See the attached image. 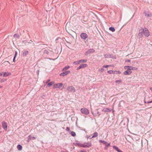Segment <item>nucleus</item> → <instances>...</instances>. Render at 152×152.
Listing matches in <instances>:
<instances>
[{
    "instance_id": "5701e85b",
    "label": "nucleus",
    "mask_w": 152,
    "mask_h": 152,
    "mask_svg": "<svg viewBox=\"0 0 152 152\" xmlns=\"http://www.w3.org/2000/svg\"><path fill=\"white\" fill-rule=\"evenodd\" d=\"M70 68V66H65L62 70V71H64L65 70L67 69Z\"/></svg>"
},
{
    "instance_id": "39448f33",
    "label": "nucleus",
    "mask_w": 152,
    "mask_h": 152,
    "mask_svg": "<svg viewBox=\"0 0 152 152\" xmlns=\"http://www.w3.org/2000/svg\"><path fill=\"white\" fill-rule=\"evenodd\" d=\"M143 33L147 37H148L150 35L149 32L148 30L146 28L143 29Z\"/></svg>"
},
{
    "instance_id": "423d86ee",
    "label": "nucleus",
    "mask_w": 152,
    "mask_h": 152,
    "mask_svg": "<svg viewBox=\"0 0 152 152\" xmlns=\"http://www.w3.org/2000/svg\"><path fill=\"white\" fill-rule=\"evenodd\" d=\"M80 37L81 39L84 40H86L88 37L87 34L85 33H82L80 34Z\"/></svg>"
},
{
    "instance_id": "7ed1b4c3",
    "label": "nucleus",
    "mask_w": 152,
    "mask_h": 152,
    "mask_svg": "<svg viewBox=\"0 0 152 152\" xmlns=\"http://www.w3.org/2000/svg\"><path fill=\"white\" fill-rule=\"evenodd\" d=\"M67 91L69 92H75L76 91L75 88L72 86H68L66 88Z\"/></svg>"
},
{
    "instance_id": "4be33fe9",
    "label": "nucleus",
    "mask_w": 152,
    "mask_h": 152,
    "mask_svg": "<svg viewBox=\"0 0 152 152\" xmlns=\"http://www.w3.org/2000/svg\"><path fill=\"white\" fill-rule=\"evenodd\" d=\"M50 51V50L49 49H48V50L45 49L44 50V53L46 54H48L49 53V51Z\"/></svg>"
},
{
    "instance_id": "a18cd8bd",
    "label": "nucleus",
    "mask_w": 152,
    "mask_h": 152,
    "mask_svg": "<svg viewBox=\"0 0 152 152\" xmlns=\"http://www.w3.org/2000/svg\"><path fill=\"white\" fill-rule=\"evenodd\" d=\"M80 66H79L77 69V70H78L79 69H80Z\"/></svg>"
},
{
    "instance_id": "de8ad7c7",
    "label": "nucleus",
    "mask_w": 152,
    "mask_h": 152,
    "mask_svg": "<svg viewBox=\"0 0 152 152\" xmlns=\"http://www.w3.org/2000/svg\"><path fill=\"white\" fill-rule=\"evenodd\" d=\"M2 74L0 72V76H2Z\"/></svg>"
},
{
    "instance_id": "e433bc0d",
    "label": "nucleus",
    "mask_w": 152,
    "mask_h": 152,
    "mask_svg": "<svg viewBox=\"0 0 152 152\" xmlns=\"http://www.w3.org/2000/svg\"><path fill=\"white\" fill-rule=\"evenodd\" d=\"M110 66V65H104V66L103 67H104V68H107V67H108V66Z\"/></svg>"
},
{
    "instance_id": "ea45409f",
    "label": "nucleus",
    "mask_w": 152,
    "mask_h": 152,
    "mask_svg": "<svg viewBox=\"0 0 152 152\" xmlns=\"http://www.w3.org/2000/svg\"><path fill=\"white\" fill-rule=\"evenodd\" d=\"M31 136H29V137H28V140H31Z\"/></svg>"
},
{
    "instance_id": "2f4dec72",
    "label": "nucleus",
    "mask_w": 152,
    "mask_h": 152,
    "mask_svg": "<svg viewBox=\"0 0 152 152\" xmlns=\"http://www.w3.org/2000/svg\"><path fill=\"white\" fill-rule=\"evenodd\" d=\"M73 64H75L77 65L78 64H80L79 61H75L73 62Z\"/></svg>"
},
{
    "instance_id": "49530a36",
    "label": "nucleus",
    "mask_w": 152,
    "mask_h": 152,
    "mask_svg": "<svg viewBox=\"0 0 152 152\" xmlns=\"http://www.w3.org/2000/svg\"><path fill=\"white\" fill-rule=\"evenodd\" d=\"M15 57H14V58H13V61L14 62H15Z\"/></svg>"
},
{
    "instance_id": "c03bdc74",
    "label": "nucleus",
    "mask_w": 152,
    "mask_h": 152,
    "mask_svg": "<svg viewBox=\"0 0 152 152\" xmlns=\"http://www.w3.org/2000/svg\"><path fill=\"white\" fill-rule=\"evenodd\" d=\"M126 62H129L130 61V60H127L126 61Z\"/></svg>"
},
{
    "instance_id": "37998d69",
    "label": "nucleus",
    "mask_w": 152,
    "mask_h": 152,
    "mask_svg": "<svg viewBox=\"0 0 152 152\" xmlns=\"http://www.w3.org/2000/svg\"><path fill=\"white\" fill-rule=\"evenodd\" d=\"M32 139L34 140H35L36 139V137H32Z\"/></svg>"
},
{
    "instance_id": "a19ab883",
    "label": "nucleus",
    "mask_w": 152,
    "mask_h": 152,
    "mask_svg": "<svg viewBox=\"0 0 152 152\" xmlns=\"http://www.w3.org/2000/svg\"><path fill=\"white\" fill-rule=\"evenodd\" d=\"M42 45H45V48H46L47 46H48V45H46V44H42Z\"/></svg>"
},
{
    "instance_id": "603ef678",
    "label": "nucleus",
    "mask_w": 152,
    "mask_h": 152,
    "mask_svg": "<svg viewBox=\"0 0 152 152\" xmlns=\"http://www.w3.org/2000/svg\"><path fill=\"white\" fill-rule=\"evenodd\" d=\"M145 103H147V102H145Z\"/></svg>"
},
{
    "instance_id": "09e8293b",
    "label": "nucleus",
    "mask_w": 152,
    "mask_h": 152,
    "mask_svg": "<svg viewBox=\"0 0 152 152\" xmlns=\"http://www.w3.org/2000/svg\"><path fill=\"white\" fill-rule=\"evenodd\" d=\"M147 103H151V101H148V102H147Z\"/></svg>"
},
{
    "instance_id": "9b49d317",
    "label": "nucleus",
    "mask_w": 152,
    "mask_h": 152,
    "mask_svg": "<svg viewBox=\"0 0 152 152\" xmlns=\"http://www.w3.org/2000/svg\"><path fill=\"white\" fill-rule=\"evenodd\" d=\"M126 68H127L128 69V70H129L130 71H131L132 70H136L138 69L137 67H133L130 66H126L124 67L125 69H126Z\"/></svg>"
},
{
    "instance_id": "8fccbe9b",
    "label": "nucleus",
    "mask_w": 152,
    "mask_h": 152,
    "mask_svg": "<svg viewBox=\"0 0 152 152\" xmlns=\"http://www.w3.org/2000/svg\"><path fill=\"white\" fill-rule=\"evenodd\" d=\"M118 73L120 74L121 73V72L120 71H118Z\"/></svg>"
},
{
    "instance_id": "79ce46f5",
    "label": "nucleus",
    "mask_w": 152,
    "mask_h": 152,
    "mask_svg": "<svg viewBox=\"0 0 152 152\" xmlns=\"http://www.w3.org/2000/svg\"><path fill=\"white\" fill-rule=\"evenodd\" d=\"M50 81V80L49 79L48 80V81L46 82L45 83H47L48 82H49Z\"/></svg>"
},
{
    "instance_id": "c9c22d12",
    "label": "nucleus",
    "mask_w": 152,
    "mask_h": 152,
    "mask_svg": "<svg viewBox=\"0 0 152 152\" xmlns=\"http://www.w3.org/2000/svg\"><path fill=\"white\" fill-rule=\"evenodd\" d=\"M66 131L69 132L70 131V129L68 127H67L66 128Z\"/></svg>"
},
{
    "instance_id": "cd10ccee",
    "label": "nucleus",
    "mask_w": 152,
    "mask_h": 152,
    "mask_svg": "<svg viewBox=\"0 0 152 152\" xmlns=\"http://www.w3.org/2000/svg\"><path fill=\"white\" fill-rule=\"evenodd\" d=\"M99 141V142L103 143L105 145L106 144H107V142L105 141L102 140H100Z\"/></svg>"
},
{
    "instance_id": "3c124183",
    "label": "nucleus",
    "mask_w": 152,
    "mask_h": 152,
    "mask_svg": "<svg viewBox=\"0 0 152 152\" xmlns=\"http://www.w3.org/2000/svg\"><path fill=\"white\" fill-rule=\"evenodd\" d=\"M150 90L152 91V87H150Z\"/></svg>"
},
{
    "instance_id": "393cba45",
    "label": "nucleus",
    "mask_w": 152,
    "mask_h": 152,
    "mask_svg": "<svg viewBox=\"0 0 152 152\" xmlns=\"http://www.w3.org/2000/svg\"><path fill=\"white\" fill-rule=\"evenodd\" d=\"M28 52L27 50H26L23 52V56H26L28 53Z\"/></svg>"
},
{
    "instance_id": "6ab92c4d",
    "label": "nucleus",
    "mask_w": 152,
    "mask_h": 152,
    "mask_svg": "<svg viewBox=\"0 0 152 152\" xmlns=\"http://www.w3.org/2000/svg\"><path fill=\"white\" fill-rule=\"evenodd\" d=\"M54 83V81H52L50 83H48V87H50L52 86V85H53Z\"/></svg>"
},
{
    "instance_id": "0eeeda50",
    "label": "nucleus",
    "mask_w": 152,
    "mask_h": 152,
    "mask_svg": "<svg viewBox=\"0 0 152 152\" xmlns=\"http://www.w3.org/2000/svg\"><path fill=\"white\" fill-rule=\"evenodd\" d=\"M94 52L95 50L94 49H89L85 52V55L86 56H87L89 54L91 53H94Z\"/></svg>"
},
{
    "instance_id": "c85d7f7f",
    "label": "nucleus",
    "mask_w": 152,
    "mask_h": 152,
    "mask_svg": "<svg viewBox=\"0 0 152 152\" xmlns=\"http://www.w3.org/2000/svg\"><path fill=\"white\" fill-rule=\"evenodd\" d=\"M70 134L73 137H75L76 135V133L73 131L71 132Z\"/></svg>"
},
{
    "instance_id": "20e7f679",
    "label": "nucleus",
    "mask_w": 152,
    "mask_h": 152,
    "mask_svg": "<svg viewBox=\"0 0 152 152\" xmlns=\"http://www.w3.org/2000/svg\"><path fill=\"white\" fill-rule=\"evenodd\" d=\"M10 63L8 61H6L1 64L2 67H9L10 66Z\"/></svg>"
},
{
    "instance_id": "f3484780",
    "label": "nucleus",
    "mask_w": 152,
    "mask_h": 152,
    "mask_svg": "<svg viewBox=\"0 0 152 152\" xmlns=\"http://www.w3.org/2000/svg\"><path fill=\"white\" fill-rule=\"evenodd\" d=\"M113 148L114 149L117 151L118 152H123L120 150L116 146H113Z\"/></svg>"
},
{
    "instance_id": "6e6552de",
    "label": "nucleus",
    "mask_w": 152,
    "mask_h": 152,
    "mask_svg": "<svg viewBox=\"0 0 152 152\" xmlns=\"http://www.w3.org/2000/svg\"><path fill=\"white\" fill-rule=\"evenodd\" d=\"M143 28H141L140 29L139 33L138 34V36L140 38L142 37L143 34Z\"/></svg>"
},
{
    "instance_id": "5fc2aeb1",
    "label": "nucleus",
    "mask_w": 152,
    "mask_h": 152,
    "mask_svg": "<svg viewBox=\"0 0 152 152\" xmlns=\"http://www.w3.org/2000/svg\"><path fill=\"white\" fill-rule=\"evenodd\" d=\"M61 152H67L61 151Z\"/></svg>"
},
{
    "instance_id": "a878e982",
    "label": "nucleus",
    "mask_w": 152,
    "mask_h": 152,
    "mask_svg": "<svg viewBox=\"0 0 152 152\" xmlns=\"http://www.w3.org/2000/svg\"><path fill=\"white\" fill-rule=\"evenodd\" d=\"M80 64V63H86L87 61L86 60H79Z\"/></svg>"
},
{
    "instance_id": "9d476101",
    "label": "nucleus",
    "mask_w": 152,
    "mask_h": 152,
    "mask_svg": "<svg viewBox=\"0 0 152 152\" xmlns=\"http://www.w3.org/2000/svg\"><path fill=\"white\" fill-rule=\"evenodd\" d=\"M2 127L6 131L7 129V124L6 122L3 121L2 122Z\"/></svg>"
},
{
    "instance_id": "c756f323",
    "label": "nucleus",
    "mask_w": 152,
    "mask_h": 152,
    "mask_svg": "<svg viewBox=\"0 0 152 152\" xmlns=\"http://www.w3.org/2000/svg\"><path fill=\"white\" fill-rule=\"evenodd\" d=\"M14 37L15 38H19L20 36L19 34H15L14 35Z\"/></svg>"
},
{
    "instance_id": "f03ea898",
    "label": "nucleus",
    "mask_w": 152,
    "mask_h": 152,
    "mask_svg": "<svg viewBox=\"0 0 152 152\" xmlns=\"http://www.w3.org/2000/svg\"><path fill=\"white\" fill-rule=\"evenodd\" d=\"M80 111L82 114L86 115H88L89 113V110L85 108H81L80 110Z\"/></svg>"
},
{
    "instance_id": "72a5a7b5",
    "label": "nucleus",
    "mask_w": 152,
    "mask_h": 152,
    "mask_svg": "<svg viewBox=\"0 0 152 152\" xmlns=\"http://www.w3.org/2000/svg\"><path fill=\"white\" fill-rule=\"evenodd\" d=\"M107 72L109 74H111L113 72V71L112 70H109L107 71Z\"/></svg>"
},
{
    "instance_id": "b1692460",
    "label": "nucleus",
    "mask_w": 152,
    "mask_h": 152,
    "mask_svg": "<svg viewBox=\"0 0 152 152\" xmlns=\"http://www.w3.org/2000/svg\"><path fill=\"white\" fill-rule=\"evenodd\" d=\"M98 134L97 132H95L93 134V135L92 136V138L96 137H97L98 136Z\"/></svg>"
},
{
    "instance_id": "412c9836",
    "label": "nucleus",
    "mask_w": 152,
    "mask_h": 152,
    "mask_svg": "<svg viewBox=\"0 0 152 152\" xmlns=\"http://www.w3.org/2000/svg\"><path fill=\"white\" fill-rule=\"evenodd\" d=\"M17 149L19 151H21L22 149V146L20 145H18L17 146Z\"/></svg>"
},
{
    "instance_id": "2eb2a0df",
    "label": "nucleus",
    "mask_w": 152,
    "mask_h": 152,
    "mask_svg": "<svg viewBox=\"0 0 152 152\" xmlns=\"http://www.w3.org/2000/svg\"><path fill=\"white\" fill-rule=\"evenodd\" d=\"M2 73H4L3 74V76L5 77L11 75V73L9 72H3Z\"/></svg>"
},
{
    "instance_id": "58836bf2",
    "label": "nucleus",
    "mask_w": 152,
    "mask_h": 152,
    "mask_svg": "<svg viewBox=\"0 0 152 152\" xmlns=\"http://www.w3.org/2000/svg\"><path fill=\"white\" fill-rule=\"evenodd\" d=\"M106 146H108L110 145V143H107L105 145Z\"/></svg>"
},
{
    "instance_id": "6e6d98bb",
    "label": "nucleus",
    "mask_w": 152,
    "mask_h": 152,
    "mask_svg": "<svg viewBox=\"0 0 152 152\" xmlns=\"http://www.w3.org/2000/svg\"><path fill=\"white\" fill-rule=\"evenodd\" d=\"M151 102H152V100L151 101Z\"/></svg>"
},
{
    "instance_id": "f257e3e1",
    "label": "nucleus",
    "mask_w": 152,
    "mask_h": 152,
    "mask_svg": "<svg viewBox=\"0 0 152 152\" xmlns=\"http://www.w3.org/2000/svg\"><path fill=\"white\" fill-rule=\"evenodd\" d=\"M77 144L79 146L83 148H89L91 146V143L90 142H85L84 143H78Z\"/></svg>"
},
{
    "instance_id": "ddd939ff",
    "label": "nucleus",
    "mask_w": 152,
    "mask_h": 152,
    "mask_svg": "<svg viewBox=\"0 0 152 152\" xmlns=\"http://www.w3.org/2000/svg\"><path fill=\"white\" fill-rule=\"evenodd\" d=\"M126 69H127V70L124 72V75H130L132 73V72L129 70H128V69L127 68H126Z\"/></svg>"
},
{
    "instance_id": "a211bd4d",
    "label": "nucleus",
    "mask_w": 152,
    "mask_h": 152,
    "mask_svg": "<svg viewBox=\"0 0 152 152\" xmlns=\"http://www.w3.org/2000/svg\"><path fill=\"white\" fill-rule=\"evenodd\" d=\"M87 66V64H82L80 65V69L83 68L85 67H86Z\"/></svg>"
},
{
    "instance_id": "4c0bfd02",
    "label": "nucleus",
    "mask_w": 152,
    "mask_h": 152,
    "mask_svg": "<svg viewBox=\"0 0 152 152\" xmlns=\"http://www.w3.org/2000/svg\"><path fill=\"white\" fill-rule=\"evenodd\" d=\"M17 52L16 51H15V56H14V57H15L17 55Z\"/></svg>"
},
{
    "instance_id": "4468645a",
    "label": "nucleus",
    "mask_w": 152,
    "mask_h": 152,
    "mask_svg": "<svg viewBox=\"0 0 152 152\" xmlns=\"http://www.w3.org/2000/svg\"><path fill=\"white\" fill-rule=\"evenodd\" d=\"M145 16L148 17H151L152 16L151 14L149 12H145Z\"/></svg>"
},
{
    "instance_id": "dca6fc26",
    "label": "nucleus",
    "mask_w": 152,
    "mask_h": 152,
    "mask_svg": "<svg viewBox=\"0 0 152 152\" xmlns=\"http://www.w3.org/2000/svg\"><path fill=\"white\" fill-rule=\"evenodd\" d=\"M102 111L104 112H110L111 111V110L110 109L107 108H104V109L102 110Z\"/></svg>"
},
{
    "instance_id": "864d4df0",
    "label": "nucleus",
    "mask_w": 152,
    "mask_h": 152,
    "mask_svg": "<svg viewBox=\"0 0 152 152\" xmlns=\"http://www.w3.org/2000/svg\"><path fill=\"white\" fill-rule=\"evenodd\" d=\"M2 87V86H0V88H1Z\"/></svg>"
},
{
    "instance_id": "f704fd0d",
    "label": "nucleus",
    "mask_w": 152,
    "mask_h": 152,
    "mask_svg": "<svg viewBox=\"0 0 152 152\" xmlns=\"http://www.w3.org/2000/svg\"><path fill=\"white\" fill-rule=\"evenodd\" d=\"M99 71L101 72H102L104 71V69L103 68L100 69H99Z\"/></svg>"
},
{
    "instance_id": "7c9ffc66",
    "label": "nucleus",
    "mask_w": 152,
    "mask_h": 152,
    "mask_svg": "<svg viewBox=\"0 0 152 152\" xmlns=\"http://www.w3.org/2000/svg\"><path fill=\"white\" fill-rule=\"evenodd\" d=\"M121 82H122V80H116L115 81V82L116 83H117L119 84L120 83H121Z\"/></svg>"
},
{
    "instance_id": "bb28decb",
    "label": "nucleus",
    "mask_w": 152,
    "mask_h": 152,
    "mask_svg": "<svg viewBox=\"0 0 152 152\" xmlns=\"http://www.w3.org/2000/svg\"><path fill=\"white\" fill-rule=\"evenodd\" d=\"M109 29L110 31H111L113 32L115 31V28L112 27H110Z\"/></svg>"
},
{
    "instance_id": "f8f14e48",
    "label": "nucleus",
    "mask_w": 152,
    "mask_h": 152,
    "mask_svg": "<svg viewBox=\"0 0 152 152\" xmlns=\"http://www.w3.org/2000/svg\"><path fill=\"white\" fill-rule=\"evenodd\" d=\"M70 71H67L65 72H64L60 74V76H64L66 75L69 73Z\"/></svg>"
},
{
    "instance_id": "aec40b11",
    "label": "nucleus",
    "mask_w": 152,
    "mask_h": 152,
    "mask_svg": "<svg viewBox=\"0 0 152 152\" xmlns=\"http://www.w3.org/2000/svg\"><path fill=\"white\" fill-rule=\"evenodd\" d=\"M104 57L105 58H113L111 57V55L110 54L109 55L107 54H105L104 55Z\"/></svg>"
},
{
    "instance_id": "1a4fd4ad",
    "label": "nucleus",
    "mask_w": 152,
    "mask_h": 152,
    "mask_svg": "<svg viewBox=\"0 0 152 152\" xmlns=\"http://www.w3.org/2000/svg\"><path fill=\"white\" fill-rule=\"evenodd\" d=\"M63 84L62 83H58L56 84L53 85V88H60L63 86Z\"/></svg>"
},
{
    "instance_id": "473e14b6",
    "label": "nucleus",
    "mask_w": 152,
    "mask_h": 152,
    "mask_svg": "<svg viewBox=\"0 0 152 152\" xmlns=\"http://www.w3.org/2000/svg\"><path fill=\"white\" fill-rule=\"evenodd\" d=\"M96 113H97L95 114V116L98 115V116H99L100 115V113L98 111H97Z\"/></svg>"
}]
</instances>
